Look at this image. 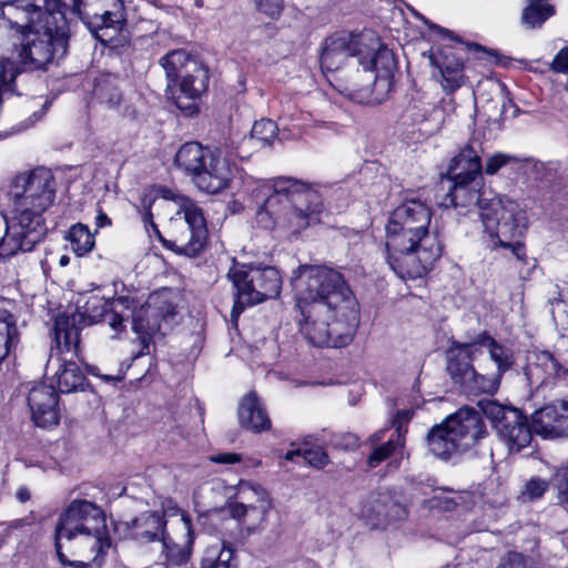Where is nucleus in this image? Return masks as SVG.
I'll list each match as a JSON object with an SVG mask.
<instances>
[{
	"instance_id": "45",
	"label": "nucleus",
	"mask_w": 568,
	"mask_h": 568,
	"mask_svg": "<svg viewBox=\"0 0 568 568\" xmlns=\"http://www.w3.org/2000/svg\"><path fill=\"white\" fill-rule=\"evenodd\" d=\"M295 457H302L305 463L316 468L324 467L328 462L327 454L321 447L305 449L303 452L301 449H294L285 454V459L287 460H293Z\"/></svg>"
},
{
	"instance_id": "54",
	"label": "nucleus",
	"mask_w": 568,
	"mask_h": 568,
	"mask_svg": "<svg viewBox=\"0 0 568 568\" xmlns=\"http://www.w3.org/2000/svg\"><path fill=\"white\" fill-rule=\"evenodd\" d=\"M210 460L215 464H236L242 460V457L240 454L236 453H221L216 455L210 456Z\"/></svg>"
},
{
	"instance_id": "42",
	"label": "nucleus",
	"mask_w": 568,
	"mask_h": 568,
	"mask_svg": "<svg viewBox=\"0 0 568 568\" xmlns=\"http://www.w3.org/2000/svg\"><path fill=\"white\" fill-rule=\"evenodd\" d=\"M65 550L72 551L73 555H77L79 557H83L85 560H70L68 559L67 555L64 554V560L59 558L60 562L63 566H69L72 568H100L108 551L110 549H103L102 551H99L98 547H88L87 548V555H79L77 551V548L72 546V544H67V547H64Z\"/></svg>"
},
{
	"instance_id": "59",
	"label": "nucleus",
	"mask_w": 568,
	"mask_h": 568,
	"mask_svg": "<svg viewBox=\"0 0 568 568\" xmlns=\"http://www.w3.org/2000/svg\"><path fill=\"white\" fill-rule=\"evenodd\" d=\"M17 495L20 501H26L29 499V493L26 489H20Z\"/></svg>"
},
{
	"instance_id": "47",
	"label": "nucleus",
	"mask_w": 568,
	"mask_h": 568,
	"mask_svg": "<svg viewBox=\"0 0 568 568\" xmlns=\"http://www.w3.org/2000/svg\"><path fill=\"white\" fill-rule=\"evenodd\" d=\"M256 11L271 19L278 20L284 10V0H253Z\"/></svg>"
},
{
	"instance_id": "1",
	"label": "nucleus",
	"mask_w": 568,
	"mask_h": 568,
	"mask_svg": "<svg viewBox=\"0 0 568 568\" xmlns=\"http://www.w3.org/2000/svg\"><path fill=\"white\" fill-rule=\"evenodd\" d=\"M291 285L300 313L298 328L316 347L349 344L359 323L356 298L343 275L325 265H300Z\"/></svg>"
},
{
	"instance_id": "26",
	"label": "nucleus",
	"mask_w": 568,
	"mask_h": 568,
	"mask_svg": "<svg viewBox=\"0 0 568 568\" xmlns=\"http://www.w3.org/2000/svg\"><path fill=\"white\" fill-rule=\"evenodd\" d=\"M28 404L36 426L45 428L59 423L58 394L53 386L39 384L32 387Z\"/></svg>"
},
{
	"instance_id": "39",
	"label": "nucleus",
	"mask_w": 568,
	"mask_h": 568,
	"mask_svg": "<svg viewBox=\"0 0 568 568\" xmlns=\"http://www.w3.org/2000/svg\"><path fill=\"white\" fill-rule=\"evenodd\" d=\"M281 135L283 139H298L312 126V115L307 112L296 111L280 118Z\"/></svg>"
},
{
	"instance_id": "19",
	"label": "nucleus",
	"mask_w": 568,
	"mask_h": 568,
	"mask_svg": "<svg viewBox=\"0 0 568 568\" xmlns=\"http://www.w3.org/2000/svg\"><path fill=\"white\" fill-rule=\"evenodd\" d=\"M192 71L181 75L172 83V91L166 88V94L174 104L189 115L197 112L196 100L209 85V71L202 63H193Z\"/></svg>"
},
{
	"instance_id": "20",
	"label": "nucleus",
	"mask_w": 568,
	"mask_h": 568,
	"mask_svg": "<svg viewBox=\"0 0 568 568\" xmlns=\"http://www.w3.org/2000/svg\"><path fill=\"white\" fill-rule=\"evenodd\" d=\"M475 343L477 353L487 352L490 361L496 365L494 373L485 375V378H479L481 389L486 394L493 395L498 390L503 376L515 365V352L510 345L495 339L487 333L479 334L475 338Z\"/></svg>"
},
{
	"instance_id": "51",
	"label": "nucleus",
	"mask_w": 568,
	"mask_h": 568,
	"mask_svg": "<svg viewBox=\"0 0 568 568\" xmlns=\"http://www.w3.org/2000/svg\"><path fill=\"white\" fill-rule=\"evenodd\" d=\"M412 416L413 412L407 409L398 410L396 413L392 422L393 427H395L396 429V438H403L405 440L404 436L407 432L406 426L410 420Z\"/></svg>"
},
{
	"instance_id": "9",
	"label": "nucleus",
	"mask_w": 568,
	"mask_h": 568,
	"mask_svg": "<svg viewBox=\"0 0 568 568\" xmlns=\"http://www.w3.org/2000/svg\"><path fill=\"white\" fill-rule=\"evenodd\" d=\"M174 163L192 175L196 186L206 193H219L232 180L229 161L199 142H186L175 154Z\"/></svg>"
},
{
	"instance_id": "30",
	"label": "nucleus",
	"mask_w": 568,
	"mask_h": 568,
	"mask_svg": "<svg viewBox=\"0 0 568 568\" xmlns=\"http://www.w3.org/2000/svg\"><path fill=\"white\" fill-rule=\"evenodd\" d=\"M168 503L169 505L162 515L159 511H145L131 521L125 523L128 534L139 542L160 540L166 532V520L164 517L169 516L168 509L175 506L171 500ZM170 517L172 516L170 515Z\"/></svg>"
},
{
	"instance_id": "15",
	"label": "nucleus",
	"mask_w": 568,
	"mask_h": 568,
	"mask_svg": "<svg viewBox=\"0 0 568 568\" xmlns=\"http://www.w3.org/2000/svg\"><path fill=\"white\" fill-rule=\"evenodd\" d=\"M168 514L176 516L171 523V530L166 531L161 539V557L164 558L166 568L181 567L187 564L191 558L194 534L192 521L187 514L178 506L168 509Z\"/></svg>"
},
{
	"instance_id": "11",
	"label": "nucleus",
	"mask_w": 568,
	"mask_h": 568,
	"mask_svg": "<svg viewBox=\"0 0 568 568\" xmlns=\"http://www.w3.org/2000/svg\"><path fill=\"white\" fill-rule=\"evenodd\" d=\"M53 352L65 355L59 361V368L53 379L57 383L58 390L61 393H72L83 388L85 377L79 365L73 358L79 355V328L75 326V317H69L67 314H59L55 317L53 329ZM52 359H50L51 362Z\"/></svg>"
},
{
	"instance_id": "37",
	"label": "nucleus",
	"mask_w": 568,
	"mask_h": 568,
	"mask_svg": "<svg viewBox=\"0 0 568 568\" xmlns=\"http://www.w3.org/2000/svg\"><path fill=\"white\" fill-rule=\"evenodd\" d=\"M233 489L234 494L229 498L226 505L255 506L264 501H272L267 490L255 481L240 480Z\"/></svg>"
},
{
	"instance_id": "63",
	"label": "nucleus",
	"mask_w": 568,
	"mask_h": 568,
	"mask_svg": "<svg viewBox=\"0 0 568 568\" xmlns=\"http://www.w3.org/2000/svg\"><path fill=\"white\" fill-rule=\"evenodd\" d=\"M123 327H125V326L123 325ZM123 329H124V328H122V329L120 331V333H121ZM118 334H119V332H118ZM113 337H116V332H115V334H113Z\"/></svg>"
},
{
	"instance_id": "22",
	"label": "nucleus",
	"mask_w": 568,
	"mask_h": 568,
	"mask_svg": "<svg viewBox=\"0 0 568 568\" xmlns=\"http://www.w3.org/2000/svg\"><path fill=\"white\" fill-rule=\"evenodd\" d=\"M462 449L474 447L486 434V426L478 409L462 407L445 419Z\"/></svg>"
},
{
	"instance_id": "4",
	"label": "nucleus",
	"mask_w": 568,
	"mask_h": 568,
	"mask_svg": "<svg viewBox=\"0 0 568 568\" xmlns=\"http://www.w3.org/2000/svg\"><path fill=\"white\" fill-rule=\"evenodd\" d=\"M12 207L3 215L6 234L0 239V260L30 252L44 237L43 212L54 200L53 176L47 169L24 172L13 180Z\"/></svg>"
},
{
	"instance_id": "32",
	"label": "nucleus",
	"mask_w": 568,
	"mask_h": 568,
	"mask_svg": "<svg viewBox=\"0 0 568 568\" xmlns=\"http://www.w3.org/2000/svg\"><path fill=\"white\" fill-rule=\"evenodd\" d=\"M225 508L229 515L243 528L253 532L265 526L267 516L273 508V503L264 501L255 506L226 505Z\"/></svg>"
},
{
	"instance_id": "58",
	"label": "nucleus",
	"mask_w": 568,
	"mask_h": 568,
	"mask_svg": "<svg viewBox=\"0 0 568 568\" xmlns=\"http://www.w3.org/2000/svg\"><path fill=\"white\" fill-rule=\"evenodd\" d=\"M429 29L438 37L440 38L442 40H448V41H454L455 40V37L452 34L450 31H448L447 29H444L439 26H436V24H433V23H429Z\"/></svg>"
},
{
	"instance_id": "6",
	"label": "nucleus",
	"mask_w": 568,
	"mask_h": 568,
	"mask_svg": "<svg viewBox=\"0 0 568 568\" xmlns=\"http://www.w3.org/2000/svg\"><path fill=\"white\" fill-rule=\"evenodd\" d=\"M30 16L22 21V30H14L20 40L14 61L20 73L43 69L55 58L64 57L69 44L65 4L61 0H48Z\"/></svg>"
},
{
	"instance_id": "56",
	"label": "nucleus",
	"mask_w": 568,
	"mask_h": 568,
	"mask_svg": "<svg viewBox=\"0 0 568 568\" xmlns=\"http://www.w3.org/2000/svg\"><path fill=\"white\" fill-rule=\"evenodd\" d=\"M94 224H95V229L99 230V229H103V227H106V226H111L112 221L106 215V213L103 212V210L101 207H99L97 210V215H95V219H94Z\"/></svg>"
},
{
	"instance_id": "50",
	"label": "nucleus",
	"mask_w": 568,
	"mask_h": 568,
	"mask_svg": "<svg viewBox=\"0 0 568 568\" xmlns=\"http://www.w3.org/2000/svg\"><path fill=\"white\" fill-rule=\"evenodd\" d=\"M555 480L559 504L568 510V465L556 471Z\"/></svg>"
},
{
	"instance_id": "2",
	"label": "nucleus",
	"mask_w": 568,
	"mask_h": 568,
	"mask_svg": "<svg viewBox=\"0 0 568 568\" xmlns=\"http://www.w3.org/2000/svg\"><path fill=\"white\" fill-rule=\"evenodd\" d=\"M447 176L452 186L440 204L465 210L477 206L485 247L490 251L508 250L516 258L524 260L527 213L519 202L483 190L480 155L474 146L465 145L450 160Z\"/></svg>"
},
{
	"instance_id": "43",
	"label": "nucleus",
	"mask_w": 568,
	"mask_h": 568,
	"mask_svg": "<svg viewBox=\"0 0 568 568\" xmlns=\"http://www.w3.org/2000/svg\"><path fill=\"white\" fill-rule=\"evenodd\" d=\"M555 13L554 7L547 0H530L523 11V22L529 28L540 27Z\"/></svg>"
},
{
	"instance_id": "12",
	"label": "nucleus",
	"mask_w": 568,
	"mask_h": 568,
	"mask_svg": "<svg viewBox=\"0 0 568 568\" xmlns=\"http://www.w3.org/2000/svg\"><path fill=\"white\" fill-rule=\"evenodd\" d=\"M505 496L495 493L493 486L484 487L483 490L453 491L450 489H434L429 500L430 507L449 511L457 506L467 508L465 520L471 524L469 532L481 530L486 527V520L495 517V508L504 505Z\"/></svg>"
},
{
	"instance_id": "27",
	"label": "nucleus",
	"mask_w": 568,
	"mask_h": 568,
	"mask_svg": "<svg viewBox=\"0 0 568 568\" xmlns=\"http://www.w3.org/2000/svg\"><path fill=\"white\" fill-rule=\"evenodd\" d=\"M93 97L101 105L121 116L132 118L136 113L134 104L129 97L124 95L119 79L114 75L100 77L95 82Z\"/></svg>"
},
{
	"instance_id": "52",
	"label": "nucleus",
	"mask_w": 568,
	"mask_h": 568,
	"mask_svg": "<svg viewBox=\"0 0 568 568\" xmlns=\"http://www.w3.org/2000/svg\"><path fill=\"white\" fill-rule=\"evenodd\" d=\"M497 568H528L526 558L519 552L505 555Z\"/></svg>"
},
{
	"instance_id": "55",
	"label": "nucleus",
	"mask_w": 568,
	"mask_h": 568,
	"mask_svg": "<svg viewBox=\"0 0 568 568\" xmlns=\"http://www.w3.org/2000/svg\"><path fill=\"white\" fill-rule=\"evenodd\" d=\"M347 97H349V99L356 101V102H364V100L367 98L368 93L371 92V88H369V84L358 89V90H355V89H345V91H343Z\"/></svg>"
},
{
	"instance_id": "41",
	"label": "nucleus",
	"mask_w": 568,
	"mask_h": 568,
	"mask_svg": "<svg viewBox=\"0 0 568 568\" xmlns=\"http://www.w3.org/2000/svg\"><path fill=\"white\" fill-rule=\"evenodd\" d=\"M65 239L69 241L72 252L78 256H83L94 247V234L91 233L88 225L78 223L70 227Z\"/></svg>"
},
{
	"instance_id": "44",
	"label": "nucleus",
	"mask_w": 568,
	"mask_h": 568,
	"mask_svg": "<svg viewBox=\"0 0 568 568\" xmlns=\"http://www.w3.org/2000/svg\"><path fill=\"white\" fill-rule=\"evenodd\" d=\"M403 447H404L403 438H393V437L389 438L386 443L374 448V450L372 452V454L368 457L369 466L376 467L382 462H384L393 456L395 458H397V456L399 458H402Z\"/></svg>"
},
{
	"instance_id": "8",
	"label": "nucleus",
	"mask_w": 568,
	"mask_h": 568,
	"mask_svg": "<svg viewBox=\"0 0 568 568\" xmlns=\"http://www.w3.org/2000/svg\"><path fill=\"white\" fill-rule=\"evenodd\" d=\"M161 196L164 200H172L179 205L176 216L184 220L187 225L189 236L182 234L174 243V251L186 256H196L207 240V227L201 207L191 199L178 195L168 187L151 189L143 193L138 211L142 217L148 232L152 231L161 239L158 225L153 221L152 205Z\"/></svg>"
},
{
	"instance_id": "60",
	"label": "nucleus",
	"mask_w": 568,
	"mask_h": 568,
	"mask_svg": "<svg viewBox=\"0 0 568 568\" xmlns=\"http://www.w3.org/2000/svg\"><path fill=\"white\" fill-rule=\"evenodd\" d=\"M384 433L385 430H379L377 433H375L373 436H372V442H378L381 439H383V436H384Z\"/></svg>"
},
{
	"instance_id": "16",
	"label": "nucleus",
	"mask_w": 568,
	"mask_h": 568,
	"mask_svg": "<svg viewBox=\"0 0 568 568\" xmlns=\"http://www.w3.org/2000/svg\"><path fill=\"white\" fill-rule=\"evenodd\" d=\"M464 53L462 48L450 44L429 50L433 77L447 94H453L466 83Z\"/></svg>"
},
{
	"instance_id": "3",
	"label": "nucleus",
	"mask_w": 568,
	"mask_h": 568,
	"mask_svg": "<svg viewBox=\"0 0 568 568\" xmlns=\"http://www.w3.org/2000/svg\"><path fill=\"white\" fill-rule=\"evenodd\" d=\"M432 211L419 200H407L389 215L385 225V256L400 278L427 274L440 257L442 243L430 231Z\"/></svg>"
},
{
	"instance_id": "62",
	"label": "nucleus",
	"mask_w": 568,
	"mask_h": 568,
	"mask_svg": "<svg viewBox=\"0 0 568 568\" xmlns=\"http://www.w3.org/2000/svg\"><path fill=\"white\" fill-rule=\"evenodd\" d=\"M467 145H471V146H474V149H475V150H477V152L479 153L478 148H480V144H477V148L474 145V143H468Z\"/></svg>"
},
{
	"instance_id": "25",
	"label": "nucleus",
	"mask_w": 568,
	"mask_h": 568,
	"mask_svg": "<svg viewBox=\"0 0 568 568\" xmlns=\"http://www.w3.org/2000/svg\"><path fill=\"white\" fill-rule=\"evenodd\" d=\"M532 428L545 438L568 436V397L536 410L532 414Z\"/></svg>"
},
{
	"instance_id": "53",
	"label": "nucleus",
	"mask_w": 568,
	"mask_h": 568,
	"mask_svg": "<svg viewBox=\"0 0 568 568\" xmlns=\"http://www.w3.org/2000/svg\"><path fill=\"white\" fill-rule=\"evenodd\" d=\"M550 68L557 73H568V47L562 48L554 58Z\"/></svg>"
},
{
	"instance_id": "38",
	"label": "nucleus",
	"mask_w": 568,
	"mask_h": 568,
	"mask_svg": "<svg viewBox=\"0 0 568 568\" xmlns=\"http://www.w3.org/2000/svg\"><path fill=\"white\" fill-rule=\"evenodd\" d=\"M200 568H236L233 548L220 542L207 546Z\"/></svg>"
},
{
	"instance_id": "10",
	"label": "nucleus",
	"mask_w": 568,
	"mask_h": 568,
	"mask_svg": "<svg viewBox=\"0 0 568 568\" xmlns=\"http://www.w3.org/2000/svg\"><path fill=\"white\" fill-rule=\"evenodd\" d=\"M227 277L236 288V300L231 313L234 322L237 321L245 306L275 298L281 292V274L272 266L258 267L234 263Z\"/></svg>"
},
{
	"instance_id": "34",
	"label": "nucleus",
	"mask_w": 568,
	"mask_h": 568,
	"mask_svg": "<svg viewBox=\"0 0 568 568\" xmlns=\"http://www.w3.org/2000/svg\"><path fill=\"white\" fill-rule=\"evenodd\" d=\"M48 0H6L0 2V19L8 22L11 30H22V21L31 17L34 8L42 7Z\"/></svg>"
},
{
	"instance_id": "5",
	"label": "nucleus",
	"mask_w": 568,
	"mask_h": 568,
	"mask_svg": "<svg viewBox=\"0 0 568 568\" xmlns=\"http://www.w3.org/2000/svg\"><path fill=\"white\" fill-rule=\"evenodd\" d=\"M255 184V197L263 200L256 212V223L261 227L300 234L321 222L323 197L313 185L285 176L256 181Z\"/></svg>"
},
{
	"instance_id": "48",
	"label": "nucleus",
	"mask_w": 568,
	"mask_h": 568,
	"mask_svg": "<svg viewBox=\"0 0 568 568\" xmlns=\"http://www.w3.org/2000/svg\"><path fill=\"white\" fill-rule=\"evenodd\" d=\"M382 509L383 506L379 503V499L373 495L362 504L361 509H358L356 514L361 518H364L375 525L376 523H374V519L382 514Z\"/></svg>"
},
{
	"instance_id": "40",
	"label": "nucleus",
	"mask_w": 568,
	"mask_h": 568,
	"mask_svg": "<svg viewBox=\"0 0 568 568\" xmlns=\"http://www.w3.org/2000/svg\"><path fill=\"white\" fill-rule=\"evenodd\" d=\"M531 164V159H519L513 154L496 152L487 158L484 168L481 166V171L484 170L487 175H495L500 169L506 166L521 171Z\"/></svg>"
},
{
	"instance_id": "61",
	"label": "nucleus",
	"mask_w": 568,
	"mask_h": 568,
	"mask_svg": "<svg viewBox=\"0 0 568 568\" xmlns=\"http://www.w3.org/2000/svg\"><path fill=\"white\" fill-rule=\"evenodd\" d=\"M68 263V257L67 256H62L61 260H60V264L61 265H65Z\"/></svg>"
},
{
	"instance_id": "24",
	"label": "nucleus",
	"mask_w": 568,
	"mask_h": 568,
	"mask_svg": "<svg viewBox=\"0 0 568 568\" xmlns=\"http://www.w3.org/2000/svg\"><path fill=\"white\" fill-rule=\"evenodd\" d=\"M529 385L535 388L567 381L568 368L564 367L549 352H535L528 356L524 372Z\"/></svg>"
},
{
	"instance_id": "49",
	"label": "nucleus",
	"mask_w": 568,
	"mask_h": 568,
	"mask_svg": "<svg viewBox=\"0 0 568 568\" xmlns=\"http://www.w3.org/2000/svg\"><path fill=\"white\" fill-rule=\"evenodd\" d=\"M480 408L479 412L489 417L495 423V426L504 420L506 412L517 410L516 408L504 407L491 400L480 402Z\"/></svg>"
},
{
	"instance_id": "17",
	"label": "nucleus",
	"mask_w": 568,
	"mask_h": 568,
	"mask_svg": "<svg viewBox=\"0 0 568 568\" xmlns=\"http://www.w3.org/2000/svg\"><path fill=\"white\" fill-rule=\"evenodd\" d=\"M477 344L475 341L470 343L453 342L447 349V372L455 383L469 393H485L481 389L479 378H485L484 374H479L473 366V361L477 355Z\"/></svg>"
},
{
	"instance_id": "14",
	"label": "nucleus",
	"mask_w": 568,
	"mask_h": 568,
	"mask_svg": "<svg viewBox=\"0 0 568 568\" xmlns=\"http://www.w3.org/2000/svg\"><path fill=\"white\" fill-rule=\"evenodd\" d=\"M73 8L101 42L111 40L124 21L122 0H74Z\"/></svg>"
},
{
	"instance_id": "23",
	"label": "nucleus",
	"mask_w": 568,
	"mask_h": 568,
	"mask_svg": "<svg viewBox=\"0 0 568 568\" xmlns=\"http://www.w3.org/2000/svg\"><path fill=\"white\" fill-rule=\"evenodd\" d=\"M358 34L339 32L325 39L320 55L321 68L325 72L338 70L349 57L363 54L364 50L357 44Z\"/></svg>"
},
{
	"instance_id": "31",
	"label": "nucleus",
	"mask_w": 568,
	"mask_h": 568,
	"mask_svg": "<svg viewBox=\"0 0 568 568\" xmlns=\"http://www.w3.org/2000/svg\"><path fill=\"white\" fill-rule=\"evenodd\" d=\"M239 420L242 427L254 433L270 429V417L255 392H248L240 402Z\"/></svg>"
},
{
	"instance_id": "29",
	"label": "nucleus",
	"mask_w": 568,
	"mask_h": 568,
	"mask_svg": "<svg viewBox=\"0 0 568 568\" xmlns=\"http://www.w3.org/2000/svg\"><path fill=\"white\" fill-rule=\"evenodd\" d=\"M496 429L509 452H519L527 447L531 442L534 430L519 410L506 412L504 420L496 425Z\"/></svg>"
},
{
	"instance_id": "33",
	"label": "nucleus",
	"mask_w": 568,
	"mask_h": 568,
	"mask_svg": "<svg viewBox=\"0 0 568 568\" xmlns=\"http://www.w3.org/2000/svg\"><path fill=\"white\" fill-rule=\"evenodd\" d=\"M281 134V128L270 120V119H261L255 121L250 138H244L239 146V151L233 155L240 159H247L251 154L250 151L244 150L248 144L255 143L251 149L262 148L265 145L272 144L275 138Z\"/></svg>"
},
{
	"instance_id": "36",
	"label": "nucleus",
	"mask_w": 568,
	"mask_h": 568,
	"mask_svg": "<svg viewBox=\"0 0 568 568\" xmlns=\"http://www.w3.org/2000/svg\"><path fill=\"white\" fill-rule=\"evenodd\" d=\"M160 62L165 70L170 91H172L173 82H178V80L181 79V75L192 71L191 65L193 63H201L197 59L182 49L169 52Z\"/></svg>"
},
{
	"instance_id": "57",
	"label": "nucleus",
	"mask_w": 568,
	"mask_h": 568,
	"mask_svg": "<svg viewBox=\"0 0 568 568\" xmlns=\"http://www.w3.org/2000/svg\"><path fill=\"white\" fill-rule=\"evenodd\" d=\"M44 114V109L41 111L34 112L27 121L19 124V128L17 129V132H20L22 130H27L31 126H33Z\"/></svg>"
},
{
	"instance_id": "13",
	"label": "nucleus",
	"mask_w": 568,
	"mask_h": 568,
	"mask_svg": "<svg viewBox=\"0 0 568 568\" xmlns=\"http://www.w3.org/2000/svg\"><path fill=\"white\" fill-rule=\"evenodd\" d=\"M169 294L168 290L153 293L145 304L132 312V329L142 345L139 355L149 353L150 342L156 333L164 335L172 327L176 313Z\"/></svg>"
},
{
	"instance_id": "35",
	"label": "nucleus",
	"mask_w": 568,
	"mask_h": 568,
	"mask_svg": "<svg viewBox=\"0 0 568 568\" xmlns=\"http://www.w3.org/2000/svg\"><path fill=\"white\" fill-rule=\"evenodd\" d=\"M427 442L432 454L443 459L464 452L456 437L453 436L446 420L442 425L435 426L429 432Z\"/></svg>"
},
{
	"instance_id": "18",
	"label": "nucleus",
	"mask_w": 568,
	"mask_h": 568,
	"mask_svg": "<svg viewBox=\"0 0 568 568\" xmlns=\"http://www.w3.org/2000/svg\"><path fill=\"white\" fill-rule=\"evenodd\" d=\"M364 50L359 54L358 63L364 71H374L375 81L385 82L387 87L390 84V75L396 67L394 53L384 45L377 34L372 30H364L358 33L356 42Z\"/></svg>"
},
{
	"instance_id": "28",
	"label": "nucleus",
	"mask_w": 568,
	"mask_h": 568,
	"mask_svg": "<svg viewBox=\"0 0 568 568\" xmlns=\"http://www.w3.org/2000/svg\"><path fill=\"white\" fill-rule=\"evenodd\" d=\"M440 103L442 105L423 102L412 108L410 116L423 135L430 136L437 133L445 124L446 112L455 109L454 98L443 99Z\"/></svg>"
},
{
	"instance_id": "46",
	"label": "nucleus",
	"mask_w": 568,
	"mask_h": 568,
	"mask_svg": "<svg viewBox=\"0 0 568 568\" xmlns=\"http://www.w3.org/2000/svg\"><path fill=\"white\" fill-rule=\"evenodd\" d=\"M549 483L539 477L530 478L523 487L519 499L524 503H531L540 499L548 490Z\"/></svg>"
},
{
	"instance_id": "7",
	"label": "nucleus",
	"mask_w": 568,
	"mask_h": 568,
	"mask_svg": "<svg viewBox=\"0 0 568 568\" xmlns=\"http://www.w3.org/2000/svg\"><path fill=\"white\" fill-rule=\"evenodd\" d=\"M55 552L64 560V547L72 544L79 555H87L88 547L99 551L111 548L103 510L88 500H73L60 515L55 527Z\"/></svg>"
},
{
	"instance_id": "21",
	"label": "nucleus",
	"mask_w": 568,
	"mask_h": 568,
	"mask_svg": "<svg viewBox=\"0 0 568 568\" xmlns=\"http://www.w3.org/2000/svg\"><path fill=\"white\" fill-rule=\"evenodd\" d=\"M126 301L118 298L113 301H106L99 295L89 296L85 303L81 306V314L68 315L69 317H75V326L80 322V318L84 323L92 325L99 322H105L114 332H120L123 328L124 315L121 313L126 306Z\"/></svg>"
}]
</instances>
